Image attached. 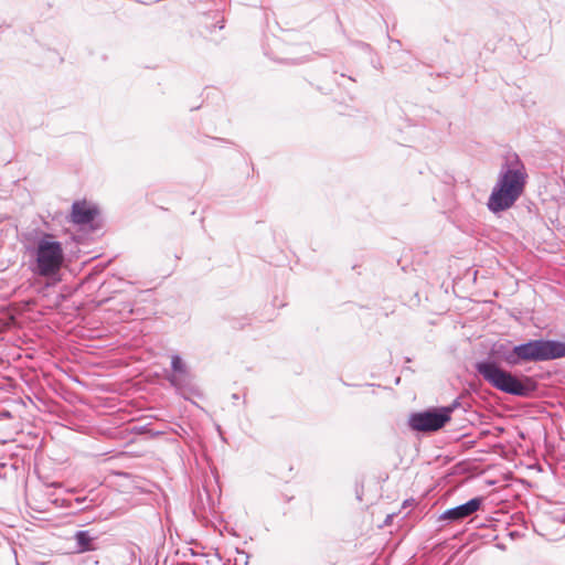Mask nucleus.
I'll return each mask as SVG.
<instances>
[{
	"label": "nucleus",
	"mask_w": 565,
	"mask_h": 565,
	"mask_svg": "<svg viewBox=\"0 0 565 565\" xmlns=\"http://www.w3.org/2000/svg\"><path fill=\"white\" fill-rule=\"evenodd\" d=\"M515 345L509 342H497L486 359L475 363L476 372L493 388L518 397H529L537 390V383L527 375H516L499 363L516 366Z\"/></svg>",
	"instance_id": "1"
},
{
	"label": "nucleus",
	"mask_w": 565,
	"mask_h": 565,
	"mask_svg": "<svg viewBox=\"0 0 565 565\" xmlns=\"http://www.w3.org/2000/svg\"><path fill=\"white\" fill-rule=\"evenodd\" d=\"M524 164L514 154L508 158L501 167V171L488 200V209L493 213H500L510 209L521 196L526 183Z\"/></svg>",
	"instance_id": "2"
},
{
	"label": "nucleus",
	"mask_w": 565,
	"mask_h": 565,
	"mask_svg": "<svg viewBox=\"0 0 565 565\" xmlns=\"http://www.w3.org/2000/svg\"><path fill=\"white\" fill-rule=\"evenodd\" d=\"M39 234L35 246L28 248L29 254L34 257L31 269L38 276L57 280L64 257L62 244L54 241L52 234Z\"/></svg>",
	"instance_id": "3"
},
{
	"label": "nucleus",
	"mask_w": 565,
	"mask_h": 565,
	"mask_svg": "<svg viewBox=\"0 0 565 565\" xmlns=\"http://www.w3.org/2000/svg\"><path fill=\"white\" fill-rule=\"evenodd\" d=\"M516 366L565 358V342L551 339H530L515 344Z\"/></svg>",
	"instance_id": "4"
},
{
	"label": "nucleus",
	"mask_w": 565,
	"mask_h": 565,
	"mask_svg": "<svg viewBox=\"0 0 565 565\" xmlns=\"http://www.w3.org/2000/svg\"><path fill=\"white\" fill-rule=\"evenodd\" d=\"M458 406L455 401L446 407H431L422 412L412 413L408 417V426L415 431H437L441 429L451 418V412Z\"/></svg>",
	"instance_id": "5"
},
{
	"label": "nucleus",
	"mask_w": 565,
	"mask_h": 565,
	"mask_svg": "<svg viewBox=\"0 0 565 565\" xmlns=\"http://www.w3.org/2000/svg\"><path fill=\"white\" fill-rule=\"evenodd\" d=\"M171 370L172 373L168 374L166 379L179 394L184 396L186 393L195 392L193 375L179 354L171 356Z\"/></svg>",
	"instance_id": "6"
},
{
	"label": "nucleus",
	"mask_w": 565,
	"mask_h": 565,
	"mask_svg": "<svg viewBox=\"0 0 565 565\" xmlns=\"http://www.w3.org/2000/svg\"><path fill=\"white\" fill-rule=\"evenodd\" d=\"M483 503L482 497H475L467 502L457 507L450 508L440 514L439 521H446L447 523H459L465 519L471 516L473 513L480 510Z\"/></svg>",
	"instance_id": "7"
},
{
	"label": "nucleus",
	"mask_w": 565,
	"mask_h": 565,
	"mask_svg": "<svg viewBox=\"0 0 565 565\" xmlns=\"http://www.w3.org/2000/svg\"><path fill=\"white\" fill-rule=\"evenodd\" d=\"M98 214L95 205L87 204L85 201H76L72 205V222L77 225H87L92 223Z\"/></svg>",
	"instance_id": "8"
},
{
	"label": "nucleus",
	"mask_w": 565,
	"mask_h": 565,
	"mask_svg": "<svg viewBox=\"0 0 565 565\" xmlns=\"http://www.w3.org/2000/svg\"><path fill=\"white\" fill-rule=\"evenodd\" d=\"M74 540L76 542L77 553H85L96 550L95 537L90 535L89 531H77L74 535Z\"/></svg>",
	"instance_id": "9"
},
{
	"label": "nucleus",
	"mask_w": 565,
	"mask_h": 565,
	"mask_svg": "<svg viewBox=\"0 0 565 565\" xmlns=\"http://www.w3.org/2000/svg\"><path fill=\"white\" fill-rule=\"evenodd\" d=\"M4 331V326L0 323V340H2V333ZM4 364V360L0 356V367Z\"/></svg>",
	"instance_id": "10"
},
{
	"label": "nucleus",
	"mask_w": 565,
	"mask_h": 565,
	"mask_svg": "<svg viewBox=\"0 0 565 565\" xmlns=\"http://www.w3.org/2000/svg\"><path fill=\"white\" fill-rule=\"evenodd\" d=\"M124 310H126L128 313H131L132 312V308H131L130 303H126L125 307H124Z\"/></svg>",
	"instance_id": "11"
},
{
	"label": "nucleus",
	"mask_w": 565,
	"mask_h": 565,
	"mask_svg": "<svg viewBox=\"0 0 565 565\" xmlns=\"http://www.w3.org/2000/svg\"><path fill=\"white\" fill-rule=\"evenodd\" d=\"M232 398H233L234 401H237V399L239 398V396H238V394L234 393V394L232 395Z\"/></svg>",
	"instance_id": "12"
},
{
	"label": "nucleus",
	"mask_w": 565,
	"mask_h": 565,
	"mask_svg": "<svg viewBox=\"0 0 565 565\" xmlns=\"http://www.w3.org/2000/svg\"><path fill=\"white\" fill-rule=\"evenodd\" d=\"M362 46H363L364 49H367V50L370 49V45H369V44H365V43H363V44H362Z\"/></svg>",
	"instance_id": "13"
}]
</instances>
